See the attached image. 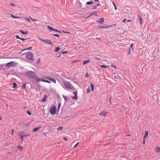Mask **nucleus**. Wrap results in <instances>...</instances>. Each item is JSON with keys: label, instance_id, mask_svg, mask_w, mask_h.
Here are the masks:
<instances>
[{"label": "nucleus", "instance_id": "24", "mask_svg": "<svg viewBox=\"0 0 160 160\" xmlns=\"http://www.w3.org/2000/svg\"><path fill=\"white\" fill-rule=\"evenodd\" d=\"M63 129V127L62 126H59L58 128V131L59 130H61L62 129Z\"/></svg>", "mask_w": 160, "mask_h": 160}, {"label": "nucleus", "instance_id": "37", "mask_svg": "<svg viewBox=\"0 0 160 160\" xmlns=\"http://www.w3.org/2000/svg\"><path fill=\"white\" fill-rule=\"evenodd\" d=\"M63 97L65 101H66L67 100V98L66 96H63Z\"/></svg>", "mask_w": 160, "mask_h": 160}, {"label": "nucleus", "instance_id": "47", "mask_svg": "<svg viewBox=\"0 0 160 160\" xmlns=\"http://www.w3.org/2000/svg\"><path fill=\"white\" fill-rule=\"evenodd\" d=\"M126 19H124L123 20V21H122V22H123V23H124V22H126Z\"/></svg>", "mask_w": 160, "mask_h": 160}, {"label": "nucleus", "instance_id": "9", "mask_svg": "<svg viewBox=\"0 0 160 160\" xmlns=\"http://www.w3.org/2000/svg\"><path fill=\"white\" fill-rule=\"evenodd\" d=\"M97 22L99 24H102L104 21V19L103 18H102L98 20H97Z\"/></svg>", "mask_w": 160, "mask_h": 160}, {"label": "nucleus", "instance_id": "58", "mask_svg": "<svg viewBox=\"0 0 160 160\" xmlns=\"http://www.w3.org/2000/svg\"><path fill=\"white\" fill-rule=\"evenodd\" d=\"M110 104H111V97H110Z\"/></svg>", "mask_w": 160, "mask_h": 160}, {"label": "nucleus", "instance_id": "45", "mask_svg": "<svg viewBox=\"0 0 160 160\" xmlns=\"http://www.w3.org/2000/svg\"><path fill=\"white\" fill-rule=\"evenodd\" d=\"M100 5L99 2H98V3L97 4V6H98Z\"/></svg>", "mask_w": 160, "mask_h": 160}, {"label": "nucleus", "instance_id": "22", "mask_svg": "<svg viewBox=\"0 0 160 160\" xmlns=\"http://www.w3.org/2000/svg\"><path fill=\"white\" fill-rule=\"evenodd\" d=\"M60 48L59 47L56 48V49L54 50V52H58L60 50Z\"/></svg>", "mask_w": 160, "mask_h": 160}, {"label": "nucleus", "instance_id": "48", "mask_svg": "<svg viewBox=\"0 0 160 160\" xmlns=\"http://www.w3.org/2000/svg\"><path fill=\"white\" fill-rule=\"evenodd\" d=\"M79 61V60H75V61H74L72 62L73 63H75V62H77V61Z\"/></svg>", "mask_w": 160, "mask_h": 160}, {"label": "nucleus", "instance_id": "61", "mask_svg": "<svg viewBox=\"0 0 160 160\" xmlns=\"http://www.w3.org/2000/svg\"><path fill=\"white\" fill-rule=\"evenodd\" d=\"M95 15L96 16H98V15L97 14Z\"/></svg>", "mask_w": 160, "mask_h": 160}, {"label": "nucleus", "instance_id": "40", "mask_svg": "<svg viewBox=\"0 0 160 160\" xmlns=\"http://www.w3.org/2000/svg\"><path fill=\"white\" fill-rule=\"evenodd\" d=\"M53 31H55L57 32H59V33H61L60 32V31H59L58 30H57V29H55V30H53Z\"/></svg>", "mask_w": 160, "mask_h": 160}, {"label": "nucleus", "instance_id": "42", "mask_svg": "<svg viewBox=\"0 0 160 160\" xmlns=\"http://www.w3.org/2000/svg\"><path fill=\"white\" fill-rule=\"evenodd\" d=\"M90 92V89L89 88H88V89H87V92L89 93Z\"/></svg>", "mask_w": 160, "mask_h": 160}, {"label": "nucleus", "instance_id": "38", "mask_svg": "<svg viewBox=\"0 0 160 160\" xmlns=\"http://www.w3.org/2000/svg\"><path fill=\"white\" fill-rule=\"evenodd\" d=\"M10 5H11L12 6H15V5L12 3H10Z\"/></svg>", "mask_w": 160, "mask_h": 160}, {"label": "nucleus", "instance_id": "10", "mask_svg": "<svg viewBox=\"0 0 160 160\" xmlns=\"http://www.w3.org/2000/svg\"><path fill=\"white\" fill-rule=\"evenodd\" d=\"M77 92H73V93L74 94V97H72V99H75L76 100L78 99V97L77 95Z\"/></svg>", "mask_w": 160, "mask_h": 160}, {"label": "nucleus", "instance_id": "20", "mask_svg": "<svg viewBox=\"0 0 160 160\" xmlns=\"http://www.w3.org/2000/svg\"><path fill=\"white\" fill-rule=\"evenodd\" d=\"M18 148L20 149V151H22L23 149L22 147L21 146H17Z\"/></svg>", "mask_w": 160, "mask_h": 160}, {"label": "nucleus", "instance_id": "60", "mask_svg": "<svg viewBox=\"0 0 160 160\" xmlns=\"http://www.w3.org/2000/svg\"><path fill=\"white\" fill-rule=\"evenodd\" d=\"M60 106V104H59V105H58V108H59Z\"/></svg>", "mask_w": 160, "mask_h": 160}, {"label": "nucleus", "instance_id": "35", "mask_svg": "<svg viewBox=\"0 0 160 160\" xmlns=\"http://www.w3.org/2000/svg\"><path fill=\"white\" fill-rule=\"evenodd\" d=\"M111 66L112 67H113L115 69H117V68L115 66L113 65H112Z\"/></svg>", "mask_w": 160, "mask_h": 160}, {"label": "nucleus", "instance_id": "53", "mask_svg": "<svg viewBox=\"0 0 160 160\" xmlns=\"http://www.w3.org/2000/svg\"><path fill=\"white\" fill-rule=\"evenodd\" d=\"M142 36L143 37V38H146V36H144L143 35H142Z\"/></svg>", "mask_w": 160, "mask_h": 160}, {"label": "nucleus", "instance_id": "16", "mask_svg": "<svg viewBox=\"0 0 160 160\" xmlns=\"http://www.w3.org/2000/svg\"><path fill=\"white\" fill-rule=\"evenodd\" d=\"M148 135V131H146L145 133L144 134L143 137V139H145V138L147 137Z\"/></svg>", "mask_w": 160, "mask_h": 160}, {"label": "nucleus", "instance_id": "51", "mask_svg": "<svg viewBox=\"0 0 160 160\" xmlns=\"http://www.w3.org/2000/svg\"><path fill=\"white\" fill-rule=\"evenodd\" d=\"M12 134H14V132H14V130L13 129H12Z\"/></svg>", "mask_w": 160, "mask_h": 160}, {"label": "nucleus", "instance_id": "23", "mask_svg": "<svg viewBox=\"0 0 160 160\" xmlns=\"http://www.w3.org/2000/svg\"><path fill=\"white\" fill-rule=\"evenodd\" d=\"M139 20H140V24H142V18H141V17L140 16H139Z\"/></svg>", "mask_w": 160, "mask_h": 160}, {"label": "nucleus", "instance_id": "59", "mask_svg": "<svg viewBox=\"0 0 160 160\" xmlns=\"http://www.w3.org/2000/svg\"><path fill=\"white\" fill-rule=\"evenodd\" d=\"M67 53L66 52H63L62 53Z\"/></svg>", "mask_w": 160, "mask_h": 160}, {"label": "nucleus", "instance_id": "27", "mask_svg": "<svg viewBox=\"0 0 160 160\" xmlns=\"http://www.w3.org/2000/svg\"><path fill=\"white\" fill-rule=\"evenodd\" d=\"M32 47H29L28 48H26V49H24V50H22V51H21V52H22V51H24V50H31V49H32Z\"/></svg>", "mask_w": 160, "mask_h": 160}, {"label": "nucleus", "instance_id": "17", "mask_svg": "<svg viewBox=\"0 0 160 160\" xmlns=\"http://www.w3.org/2000/svg\"><path fill=\"white\" fill-rule=\"evenodd\" d=\"M90 62V60H85L83 62V65H84L87 63H89Z\"/></svg>", "mask_w": 160, "mask_h": 160}, {"label": "nucleus", "instance_id": "54", "mask_svg": "<svg viewBox=\"0 0 160 160\" xmlns=\"http://www.w3.org/2000/svg\"><path fill=\"white\" fill-rule=\"evenodd\" d=\"M63 32H64V33H70L69 32H64V31H63Z\"/></svg>", "mask_w": 160, "mask_h": 160}, {"label": "nucleus", "instance_id": "2", "mask_svg": "<svg viewBox=\"0 0 160 160\" xmlns=\"http://www.w3.org/2000/svg\"><path fill=\"white\" fill-rule=\"evenodd\" d=\"M63 83L66 89H72L73 90H75L74 87L71 84L70 82L67 81H63Z\"/></svg>", "mask_w": 160, "mask_h": 160}, {"label": "nucleus", "instance_id": "5", "mask_svg": "<svg viewBox=\"0 0 160 160\" xmlns=\"http://www.w3.org/2000/svg\"><path fill=\"white\" fill-rule=\"evenodd\" d=\"M50 112L52 115L55 114L56 112V108L55 106L49 109Z\"/></svg>", "mask_w": 160, "mask_h": 160}, {"label": "nucleus", "instance_id": "8", "mask_svg": "<svg viewBox=\"0 0 160 160\" xmlns=\"http://www.w3.org/2000/svg\"><path fill=\"white\" fill-rule=\"evenodd\" d=\"M108 112L104 111L101 112L99 113V115L101 117H105Z\"/></svg>", "mask_w": 160, "mask_h": 160}, {"label": "nucleus", "instance_id": "7", "mask_svg": "<svg viewBox=\"0 0 160 160\" xmlns=\"http://www.w3.org/2000/svg\"><path fill=\"white\" fill-rule=\"evenodd\" d=\"M24 132H21L19 134V135L20 136V138L21 139V142H22L23 140V137H27V135H23V134H24Z\"/></svg>", "mask_w": 160, "mask_h": 160}, {"label": "nucleus", "instance_id": "28", "mask_svg": "<svg viewBox=\"0 0 160 160\" xmlns=\"http://www.w3.org/2000/svg\"><path fill=\"white\" fill-rule=\"evenodd\" d=\"M86 4L87 5L92 4L93 3V2H86Z\"/></svg>", "mask_w": 160, "mask_h": 160}, {"label": "nucleus", "instance_id": "30", "mask_svg": "<svg viewBox=\"0 0 160 160\" xmlns=\"http://www.w3.org/2000/svg\"><path fill=\"white\" fill-rule=\"evenodd\" d=\"M101 67L102 68H107L108 67V66H106L103 65H101Z\"/></svg>", "mask_w": 160, "mask_h": 160}, {"label": "nucleus", "instance_id": "13", "mask_svg": "<svg viewBox=\"0 0 160 160\" xmlns=\"http://www.w3.org/2000/svg\"><path fill=\"white\" fill-rule=\"evenodd\" d=\"M155 152L157 153L160 152V147H156L155 150Z\"/></svg>", "mask_w": 160, "mask_h": 160}, {"label": "nucleus", "instance_id": "15", "mask_svg": "<svg viewBox=\"0 0 160 160\" xmlns=\"http://www.w3.org/2000/svg\"><path fill=\"white\" fill-rule=\"evenodd\" d=\"M19 31L21 32L22 33V34H25V35H27L28 34V32L27 31H26L25 32H23L22 30H19Z\"/></svg>", "mask_w": 160, "mask_h": 160}, {"label": "nucleus", "instance_id": "49", "mask_svg": "<svg viewBox=\"0 0 160 160\" xmlns=\"http://www.w3.org/2000/svg\"><path fill=\"white\" fill-rule=\"evenodd\" d=\"M97 8V7L96 6H95L93 8V9H96Z\"/></svg>", "mask_w": 160, "mask_h": 160}, {"label": "nucleus", "instance_id": "43", "mask_svg": "<svg viewBox=\"0 0 160 160\" xmlns=\"http://www.w3.org/2000/svg\"><path fill=\"white\" fill-rule=\"evenodd\" d=\"M85 76L86 77L88 78L89 76V75L88 74V73H87L85 75Z\"/></svg>", "mask_w": 160, "mask_h": 160}, {"label": "nucleus", "instance_id": "46", "mask_svg": "<svg viewBox=\"0 0 160 160\" xmlns=\"http://www.w3.org/2000/svg\"><path fill=\"white\" fill-rule=\"evenodd\" d=\"M97 59V60L98 61H100L101 60V59L100 58H98V57H96V58Z\"/></svg>", "mask_w": 160, "mask_h": 160}, {"label": "nucleus", "instance_id": "21", "mask_svg": "<svg viewBox=\"0 0 160 160\" xmlns=\"http://www.w3.org/2000/svg\"><path fill=\"white\" fill-rule=\"evenodd\" d=\"M47 97L46 96H45L44 98L41 101L42 102H45V101H46Z\"/></svg>", "mask_w": 160, "mask_h": 160}, {"label": "nucleus", "instance_id": "56", "mask_svg": "<svg viewBox=\"0 0 160 160\" xmlns=\"http://www.w3.org/2000/svg\"><path fill=\"white\" fill-rule=\"evenodd\" d=\"M126 136H131V134H127L126 135Z\"/></svg>", "mask_w": 160, "mask_h": 160}, {"label": "nucleus", "instance_id": "11", "mask_svg": "<svg viewBox=\"0 0 160 160\" xmlns=\"http://www.w3.org/2000/svg\"><path fill=\"white\" fill-rule=\"evenodd\" d=\"M133 45V43L132 44L130 45V48H129V51H128V54H129V55L131 54V49H132V50H133V48H132Z\"/></svg>", "mask_w": 160, "mask_h": 160}, {"label": "nucleus", "instance_id": "57", "mask_svg": "<svg viewBox=\"0 0 160 160\" xmlns=\"http://www.w3.org/2000/svg\"><path fill=\"white\" fill-rule=\"evenodd\" d=\"M131 21V20H128L127 21V22H130Z\"/></svg>", "mask_w": 160, "mask_h": 160}, {"label": "nucleus", "instance_id": "26", "mask_svg": "<svg viewBox=\"0 0 160 160\" xmlns=\"http://www.w3.org/2000/svg\"><path fill=\"white\" fill-rule=\"evenodd\" d=\"M11 16H12V18H20L19 17H17L15 16L13 14H11Z\"/></svg>", "mask_w": 160, "mask_h": 160}, {"label": "nucleus", "instance_id": "14", "mask_svg": "<svg viewBox=\"0 0 160 160\" xmlns=\"http://www.w3.org/2000/svg\"><path fill=\"white\" fill-rule=\"evenodd\" d=\"M42 127V126L39 127L37 128H34L33 130V131L34 132L37 131L39 129Z\"/></svg>", "mask_w": 160, "mask_h": 160}, {"label": "nucleus", "instance_id": "18", "mask_svg": "<svg viewBox=\"0 0 160 160\" xmlns=\"http://www.w3.org/2000/svg\"><path fill=\"white\" fill-rule=\"evenodd\" d=\"M90 86L91 87V90L92 91H93L94 90V85H93V84L92 83H91Z\"/></svg>", "mask_w": 160, "mask_h": 160}, {"label": "nucleus", "instance_id": "1", "mask_svg": "<svg viewBox=\"0 0 160 160\" xmlns=\"http://www.w3.org/2000/svg\"><path fill=\"white\" fill-rule=\"evenodd\" d=\"M26 75L27 77L29 78H32V81H35L36 83H38L40 81L50 83V82L48 80L38 78L33 71H28L27 72Z\"/></svg>", "mask_w": 160, "mask_h": 160}, {"label": "nucleus", "instance_id": "39", "mask_svg": "<svg viewBox=\"0 0 160 160\" xmlns=\"http://www.w3.org/2000/svg\"><path fill=\"white\" fill-rule=\"evenodd\" d=\"M16 38H18V39H20V38H20L19 37V36H18V35H17V36H16Z\"/></svg>", "mask_w": 160, "mask_h": 160}, {"label": "nucleus", "instance_id": "3", "mask_svg": "<svg viewBox=\"0 0 160 160\" xmlns=\"http://www.w3.org/2000/svg\"><path fill=\"white\" fill-rule=\"evenodd\" d=\"M26 58L27 59L32 61L34 60V58L33 54L31 52H28L26 55Z\"/></svg>", "mask_w": 160, "mask_h": 160}, {"label": "nucleus", "instance_id": "33", "mask_svg": "<svg viewBox=\"0 0 160 160\" xmlns=\"http://www.w3.org/2000/svg\"><path fill=\"white\" fill-rule=\"evenodd\" d=\"M113 3V4L114 7V8H115V9L116 10L117 9V7H116V5H115V4H114V2H112Z\"/></svg>", "mask_w": 160, "mask_h": 160}, {"label": "nucleus", "instance_id": "4", "mask_svg": "<svg viewBox=\"0 0 160 160\" xmlns=\"http://www.w3.org/2000/svg\"><path fill=\"white\" fill-rule=\"evenodd\" d=\"M39 39L40 40H41L42 42H43L46 43V44H50L51 45H53L52 42L50 40H48V39L44 40V39H42V38H39Z\"/></svg>", "mask_w": 160, "mask_h": 160}, {"label": "nucleus", "instance_id": "64", "mask_svg": "<svg viewBox=\"0 0 160 160\" xmlns=\"http://www.w3.org/2000/svg\"><path fill=\"white\" fill-rule=\"evenodd\" d=\"M44 135H46V134H44Z\"/></svg>", "mask_w": 160, "mask_h": 160}, {"label": "nucleus", "instance_id": "63", "mask_svg": "<svg viewBox=\"0 0 160 160\" xmlns=\"http://www.w3.org/2000/svg\"><path fill=\"white\" fill-rule=\"evenodd\" d=\"M6 106L7 107H8V105L7 104L6 105Z\"/></svg>", "mask_w": 160, "mask_h": 160}, {"label": "nucleus", "instance_id": "31", "mask_svg": "<svg viewBox=\"0 0 160 160\" xmlns=\"http://www.w3.org/2000/svg\"><path fill=\"white\" fill-rule=\"evenodd\" d=\"M79 142H78L75 145H74L73 148H76V147H77V145L79 144Z\"/></svg>", "mask_w": 160, "mask_h": 160}, {"label": "nucleus", "instance_id": "36", "mask_svg": "<svg viewBox=\"0 0 160 160\" xmlns=\"http://www.w3.org/2000/svg\"><path fill=\"white\" fill-rule=\"evenodd\" d=\"M98 28H104V26H102V27H101V26H98Z\"/></svg>", "mask_w": 160, "mask_h": 160}, {"label": "nucleus", "instance_id": "44", "mask_svg": "<svg viewBox=\"0 0 160 160\" xmlns=\"http://www.w3.org/2000/svg\"><path fill=\"white\" fill-rule=\"evenodd\" d=\"M30 18L31 20H32V21H37V19H32V18Z\"/></svg>", "mask_w": 160, "mask_h": 160}, {"label": "nucleus", "instance_id": "12", "mask_svg": "<svg viewBox=\"0 0 160 160\" xmlns=\"http://www.w3.org/2000/svg\"><path fill=\"white\" fill-rule=\"evenodd\" d=\"M47 78V79H48L49 80L51 81L52 82H53L54 83H56V80L54 78Z\"/></svg>", "mask_w": 160, "mask_h": 160}, {"label": "nucleus", "instance_id": "55", "mask_svg": "<svg viewBox=\"0 0 160 160\" xmlns=\"http://www.w3.org/2000/svg\"><path fill=\"white\" fill-rule=\"evenodd\" d=\"M145 143V139H143V144H144Z\"/></svg>", "mask_w": 160, "mask_h": 160}, {"label": "nucleus", "instance_id": "41", "mask_svg": "<svg viewBox=\"0 0 160 160\" xmlns=\"http://www.w3.org/2000/svg\"><path fill=\"white\" fill-rule=\"evenodd\" d=\"M63 139H64L65 141H67V140H68L67 139V138H66V137H63Z\"/></svg>", "mask_w": 160, "mask_h": 160}, {"label": "nucleus", "instance_id": "32", "mask_svg": "<svg viewBox=\"0 0 160 160\" xmlns=\"http://www.w3.org/2000/svg\"><path fill=\"white\" fill-rule=\"evenodd\" d=\"M53 35L56 36V37H59V34H53Z\"/></svg>", "mask_w": 160, "mask_h": 160}, {"label": "nucleus", "instance_id": "6", "mask_svg": "<svg viewBox=\"0 0 160 160\" xmlns=\"http://www.w3.org/2000/svg\"><path fill=\"white\" fill-rule=\"evenodd\" d=\"M17 64V63H15L14 62H11L6 64V66H8V68L11 67L15 66Z\"/></svg>", "mask_w": 160, "mask_h": 160}, {"label": "nucleus", "instance_id": "52", "mask_svg": "<svg viewBox=\"0 0 160 160\" xmlns=\"http://www.w3.org/2000/svg\"><path fill=\"white\" fill-rule=\"evenodd\" d=\"M29 22H30V20L29 19H28V18H26V19Z\"/></svg>", "mask_w": 160, "mask_h": 160}, {"label": "nucleus", "instance_id": "25", "mask_svg": "<svg viewBox=\"0 0 160 160\" xmlns=\"http://www.w3.org/2000/svg\"><path fill=\"white\" fill-rule=\"evenodd\" d=\"M13 88H16L17 87V84H16V83H14L13 84Z\"/></svg>", "mask_w": 160, "mask_h": 160}, {"label": "nucleus", "instance_id": "29", "mask_svg": "<svg viewBox=\"0 0 160 160\" xmlns=\"http://www.w3.org/2000/svg\"><path fill=\"white\" fill-rule=\"evenodd\" d=\"M26 86V83H25L23 84L22 86V89H25Z\"/></svg>", "mask_w": 160, "mask_h": 160}, {"label": "nucleus", "instance_id": "62", "mask_svg": "<svg viewBox=\"0 0 160 160\" xmlns=\"http://www.w3.org/2000/svg\"><path fill=\"white\" fill-rule=\"evenodd\" d=\"M80 4L81 5L80 6H82L81 5V3H80Z\"/></svg>", "mask_w": 160, "mask_h": 160}, {"label": "nucleus", "instance_id": "19", "mask_svg": "<svg viewBox=\"0 0 160 160\" xmlns=\"http://www.w3.org/2000/svg\"><path fill=\"white\" fill-rule=\"evenodd\" d=\"M48 29L50 30H51L52 31L53 30H55V29L53 28L52 27H50L49 26H48Z\"/></svg>", "mask_w": 160, "mask_h": 160}, {"label": "nucleus", "instance_id": "34", "mask_svg": "<svg viewBox=\"0 0 160 160\" xmlns=\"http://www.w3.org/2000/svg\"><path fill=\"white\" fill-rule=\"evenodd\" d=\"M27 113L29 115H31V113L29 111H28Z\"/></svg>", "mask_w": 160, "mask_h": 160}, {"label": "nucleus", "instance_id": "50", "mask_svg": "<svg viewBox=\"0 0 160 160\" xmlns=\"http://www.w3.org/2000/svg\"><path fill=\"white\" fill-rule=\"evenodd\" d=\"M26 39H24V38H20V39L22 40V41H24Z\"/></svg>", "mask_w": 160, "mask_h": 160}]
</instances>
